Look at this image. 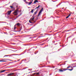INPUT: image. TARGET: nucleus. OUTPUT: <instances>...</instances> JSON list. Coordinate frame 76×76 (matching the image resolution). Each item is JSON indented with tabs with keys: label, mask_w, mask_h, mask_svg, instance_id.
I'll list each match as a JSON object with an SVG mask.
<instances>
[{
	"label": "nucleus",
	"mask_w": 76,
	"mask_h": 76,
	"mask_svg": "<svg viewBox=\"0 0 76 76\" xmlns=\"http://www.w3.org/2000/svg\"><path fill=\"white\" fill-rule=\"evenodd\" d=\"M38 12V10H37V11L35 12H34V14L32 16V18H31L30 20H29V22L30 23H32V22H31V21H34V23H35V22H36V20H35V21H34V19H35V17H34V15H36L37 14V12Z\"/></svg>",
	"instance_id": "1"
},
{
	"label": "nucleus",
	"mask_w": 76,
	"mask_h": 76,
	"mask_svg": "<svg viewBox=\"0 0 76 76\" xmlns=\"http://www.w3.org/2000/svg\"><path fill=\"white\" fill-rule=\"evenodd\" d=\"M70 70V71H72L73 70V69H59L58 70L59 72H63V71H65V70Z\"/></svg>",
	"instance_id": "2"
},
{
	"label": "nucleus",
	"mask_w": 76,
	"mask_h": 76,
	"mask_svg": "<svg viewBox=\"0 0 76 76\" xmlns=\"http://www.w3.org/2000/svg\"><path fill=\"white\" fill-rule=\"evenodd\" d=\"M18 12H19V10H18V9L16 10L14 12L13 14L14 15H15V16L18 15Z\"/></svg>",
	"instance_id": "3"
},
{
	"label": "nucleus",
	"mask_w": 76,
	"mask_h": 76,
	"mask_svg": "<svg viewBox=\"0 0 76 76\" xmlns=\"http://www.w3.org/2000/svg\"><path fill=\"white\" fill-rule=\"evenodd\" d=\"M44 11V8H42L39 11L38 14V16H39V15H41V14L42 13V12Z\"/></svg>",
	"instance_id": "4"
},
{
	"label": "nucleus",
	"mask_w": 76,
	"mask_h": 76,
	"mask_svg": "<svg viewBox=\"0 0 76 76\" xmlns=\"http://www.w3.org/2000/svg\"><path fill=\"white\" fill-rule=\"evenodd\" d=\"M11 12H12V10H11L8 11L7 12V14L8 15H10L11 13Z\"/></svg>",
	"instance_id": "5"
},
{
	"label": "nucleus",
	"mask_w": 76,
	"mask_h": 76,
	"mask_svg": "<svg viewBox=\"0 0 76 76\" xmlns=\"http://www.w3.org/2000/svg\"><path fill=\"white\" fill-rule=\"evenodd\" d=\"M15 74L14 73H10L7 75V76H13Z\"/></svg>",
	"instance_id": "6"
},
{
	"label": "nucleus",
	"mask_w": 76,
	"mask_h": 76,
	"mask_svg": "<svg viewBox=\"0 0 76 76\" xmlns=\"http://www.w3.org/2000/svg\"><path fill=\"white\" fill-rule=\"evenodd\" d=\"M36 3H38V0H35V1L34 2V4H35Z\"/></svg>",
	"instance_id": "7"
},
{
	"label": "nucleus",
	"mask_w": 76,
	"mask_h": 76,
	"mask_svg": "<svg viewBox=\"0 0 76 76\" xmlns=\"http://www.w3.org/2000/svg\"><path fill=\"white\" fill-rule=\"evenodd\" d=\"M32 1H31L30 2L28 3V5H31L32 3Z\"/></svg>",
	"instance_id": "8"
},
{
	"label": "nucleus",
	"mask_w": 76,
	"mask_h": 76,
	"mask_svg": "<svg viewBox=\"0 0 76 76\" xmlns=\"http://www.w3.org/2000/svg\"><path fill=\"white\" fill-rule=\"evenodd\" d=\"M5 71H6V70H3L2 71H0V72L1 73H3V72H5Z\"/></svg>",
	"instance_id": "9"
},
{
	"label": "nucleus",
	"mask_w": 76,
	"mask_h": 76,
	"mask_svg": "<svg viewBox=\"0 0 76 76\" xmlns=\"http://www.w3.org/2000/svg\"><path fill=\"white\" fill-rule=\"evenodd\" d=\"M70 15H71L70 14H69V15L66 17V19H67V18H68L69 17V16H70Z\"/></svg>",
	"instance_id": "10"
},
{
	"label": "nucleus",
	"mask_w": 76,
	"mask_h": 76,
	"mask_svg": "<svg viewBox=\"0 0 76 76\" xmlns=\"http://www.w3.org/2000/svg\"><path fill=\"white\" fill-rule=\"evenodd\" d=\"M41 6L40 5H39L38 7H37L35 9H38L39 7H41Z\"/></svg>",
	"instance_id": "11"
},
{
	"label": "nucleus",
	"mask_w": 76,
	"mask_h": 76,
	"mask_svg": "<svg viewBox=\"0 0 76 76\" xmlns=\"http://www.w3.org/2000/svg\"><path fill=\"white\" fill-rule=\"evenodd\" d=\"M34 10L33 9L32 10H31L30 12L32 13H34Z\"/></svg>",
	"instance_id": "12"
},
{
	"label": "nucleus",
	"mask_w": 76,
	"mask_h": 76,
	"mask_svg": "<svg viewBox=\"0 0 76 76\" xmlns=\"http://www.w3.org/2000/svg\"><path fill=\"white\" fill-rule=\"evenodd\" d=\"M16 24H15L14 26V30H15L16 29Z\"/></svg>",
	"instance_id": "13"
},
{
	"label": "nucleus",
	"mask_w": 76,
	"mask_h": 76,
	"mask_svg": "<svg viewBox=\"0 0 76 76\" xmlns=\"http://www.w3.org/2000/svg\"><path fill=\"white\" fill-rule=\"evenodd\" d=\"M16 25H18V26H19L20 25V23H18L17 24H16Z\"/></svg>",
	"instance_id": "14"
},
{
	"label": "nucleus",
	"mask_w": 76,
	"mask_h": 76,
	"mask_svg": "<svg viewBox=\"0 0 76 76\" xmlns=\"http://www.w3.org/2000/svg\"><path fill=\"white\" fill-rule=\"evenodd\" d=\"M25 3H26V4H29V3H28L26 1Z\"/></svg>",
	"instance_id": "15"
},
{
	"label": "nucleus",
	"mask_w": 76,
	"mask_h": 76,
	"mask_svg": "<svg viewBox=\"0 0 76 76\" xmlns=\"http://www.w3.org/2000/svg\"><path fill=\"white\" fill-rule=\"evenodd\" d=\"M10 7H11V9H13V7L12 6H10Z\"/></svg>",
	"instance_id": "16"
},
{
	"label": "nucleus",
	"mask_w": 76,
	"mask_h": 76,
	"mask_svg": "<svg viewBox=\"0 0 76 76\" xmlns=\"http://www.w3.org/2000/svg\"><path fill=\"white\" fill-rule=\"evenodd\" d=\"M7 61H2V62H6Z\"/></svg>",
	"instance_id": "17"
},
{
	"label": "nucleus",
	"mask_w": 76,
	"mask_h": 76,
	"mask_svg": "<svg viewBox=\"0 0 76 76\" xmlns=\"http://www.w3.org/2000/svg\"><path fill=\"white\" fill-rule=\"evenodd\" d=\"M71 67V66H68L67 67V69H68V68H69V67Z\"/></svg>",
	"instance_id": "18"
},
{
	"label": "nucleus",
	"mask_w": 76,
	"mask_h": 76,
	"mask_svg": "<svg viewBox=\"0 0 76 76\" xmlns=\"http://www.w3.org/2000/svg\"><path fill=\"white\" fill-rule=\"evenodd\" d=\"M35 74H36V73H34V74H33V76H34V75H35Z\"/></svg>",
	"instance_id": "19"
},
{
	"label": "nucleus",
	"mask_w": 76,
	"mask_h": 76,
	"mask_svg": "<svg viewBox=\"0 0 76 76\" xmlns=\"http://www.w3.org/2000/svg\"><path fill=\"white\" fill-rule=\"evenodd\" d=\"M4 57H7V55H5V56H4Z\"/></svg>",
	"instance_id": "20"
},
{
	"label": "nucleus",
	"mask_w": 76,
	"mask_h": 76,
	"mask_svg": "<svg viewBox=\"0 0 76 76\" xmlns=\"http://www.w3.org/2000/svg\"><path fill=\"white\" fill-rule=\"evenodd\" d=\"M0 62H3V61H2V60H0Z\"/></svg>",
	"instance_id": "21"
},
{
	"label": "nucleus",
	"mask_w": 76,
	"mask_h": 76,
	"mask_svg": "<svg viewBox=\"0 0 76 76\" xmlns=\"http://www.w3.org/2000/svg\"><path fill=\"white\" fill-rule=\"evenodd\" d=\"M76 67V66H73V68H74V67Z\"/></svg>",
	"instance_id": "22"
},
{
	"label": "nucleus",
	"mask_w": 76,
	"mask_h": 76,
	"mask_svg": "<svg viewBox=\"0 0 76 76\" xmlns=\"http://www.w3.org/2000/svg\"><path fill=\"white\" fill-rule=\"evenodd\" d=\"M21 15V14H20V15H18V16H20V15Z\"/></svg>",
	"instance_id": "23"
},
{
	"label": "nucleus",
	"mask_w": 76,
	"mask_h": 76,
	"mask_svg": "<svg viewBox=\"0 0 76 76\" xmlns=\"http://www.w3.org/2000/svg\"><path fill=\"white\" fill-rule=\"evenodd\" d=\"M18 17H19V15H18V16L16 17V18H18Z\"/></svg>",
	"instance_id": "24"
},
{
	"label": "nucleus",
	"mask_w": 76,
	"mask_h": 76,
	"mask_svg": "<svg viewBox=\"0 0 76 76\" xmlns=\"http://www.w3.org/2000/svg\"><path fill=\"white\" fill-rule=\"evenodd\" d=\"M44 43H43V44H42V45H44Z\"/></svg>",
	"instance_id": "25"
},
{
	"label": "nucleus",
	"mask_w": 76,
	"mask_h": 76,
	"mask_svg": "<svg viewBox=\"0 0 76 76\" xmlns=\"http://www.w3.org/2000/svg\"><path fill=\"white\" fill-rule=\"evenodd\" d=\"M23 1H26V0H23Z\"/></svg>",
	"instance_id": "26"
},
{
	"label": "nucleus",
	"mask_w": 76,
	"mask_h": 76,
	"mask_svg": "<svg viewBox=\"0 0 76 76\" xmlns=\"http://www.w3.org/2000/svg\"><path fill=\"white\" fill-rule=\"evenodd\" d=\"M43 35V34H41V35Z\"/></svg>",
	"instance_id": "27"
},
{
	"label": "nucleus",
	"mask_w": 76,
	"mask_h": 76,
	"mask_svg": "<svg viewBox=\"0 0 76 76\" xmlns=\"http://www.w3.org/2000/svg\"><path fill=\"white\" fill-rule=\"evenodd\" d=\"M17 50H15V51H17Z\"/></svg>",
	"instance_id": "28"
},
{
	"label": "nucleus",
	"mask_w": 76,
	"mask_h": 76,
	"mask_svg": "<svg viewBox=\"0 0 76 76\" xmlns=\"http://www.w3.org/2000/svg\"><path fill=\"white\" fill-rule=\"evenodd\" d=\"M17 19V17H16V18H15V19Z\"/></svg>",
	"instance_id": "29"
},
{
	"label": "nucleus",
	"mask_w": 76,
	"mask_h": 76,
	"mask_svg": "<svg viewBox=\"0 0 76 76\" xmlns=\"http://www.w3.org/2000/svg\"><path fill=\"white\" fill-rule=\"evenodd\" d=\"M60 66H61V64H60Z\"/></svg>",
	"instance_id": "30"
},
{
	"label": "nucleus",
	"mask_w": 76,
	"mask_h": 76,
	"mask_svg": "<svg viewBox=\"0 0 76 76\" xmlns=\"http://www.w3.org/2000/svg\"><path fill=\"white\" fill-rule=\"evenodd\" d=\"M31 1H33V0H31Z\"/></svg>",
	"instance_id": "31"
},
{
	"label": "nucleus",
	"mask_w": 76,
	"mask_h": 76,
	"mask_svg": "<svg viewBox=\"0 0 76 76\" xmlns=\"http://www.w3.org/2000/svg\"><path fill=\"white\" fill-rule=\"evenodd\" d=\"M25 61H26V59H25Z\"/></svg>",
	"instance_id": "32"
},
{
	"label": "nucleus",
	"mask_w": 76,
	"mask_h": 76,
	"mask_svg": "<svg viewBox=\"0 0 76 76\" xmlns=\"http://www.w3.org/2000/svg\"><path fill=\"white\" fill-rule=\"evenodd\" d=\"M21 29H20V30H21Z\"/></svg>",
	"instance_id": "33"
},
{
	"label": "nucleus",
	"mask_w": 76,
	"mask_h": 76,
	"mask_svg": "<svg viewBox=\"0 0 76 76\" xmlns=\"http://www.w3.org/2000/svg\"><path fill=\"white\" fill-rule=\"evenodd\" d=\"M20 60H19L18 61H19Z\"/></svg>",
	"instance_id": "34"
},
{
	"label": "nucleus",
	"mask_w": 76,
	"mask_h": 76,
	"mask_svg": "<svg viewBox=\"0 0 76 76\" xmlns=\"http://www.w3.org/2000/svg\"><path fill=\"white\" fill-rule=\"evenodd\" d=\"M42 37H43V36H42Z\"/></svg>",
	"instance_id": "35"
},
{
	"label": "nucleus",
	"mask_w": 76,
	"mask_h": 76,
	"mask_svg": "<svg viewBox=\"0 0 76 76\" xmlns=\"http://www.w3.org/2000/svg\"><path fill=\"white\" fill-rule=\"evenodd\" d=\"M17 55H18L17 54Z\"/></svg>",
	"instance_id": "36"
},
{
	"label": "nucleus",
	"mask_w": 76,
	"mask_h": 76,
	"mask_svg": "<svg viewBox=\"0 0 76 76\" xmlns=\"http://www.w3.org/2000/svg\"><path fill=\"white\" fill-rule=\"evenodd\" d=\"M17 76H18L17 75Z\"/></svg>",
	"instance_id": "37"
}]
</instances>
